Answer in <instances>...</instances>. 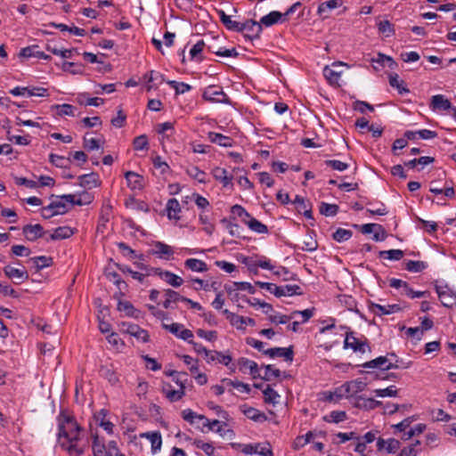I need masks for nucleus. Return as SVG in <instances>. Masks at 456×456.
Wrapping results in <instances>:
<instances>
[{
    "label": "nucleus",
    "mask_w": 456,
    "mask_h": 456,
    "mask_svg": "<svg viewBox=\"0 0 456 456\" xmlns=\"http://www.w3.org/2000/svg\"><path fill=\"white\" fill-rule=\"evenodd\" d=\"M83 429L75 418L63 411L58 416V443L70 456L84 454L86 443L81 438Z\"/></svg>",
    "instance_id": "1"
},
{
    "label": "nucleus",
    "mask_w": 456,
    "mask_h": 456,
    "mask_svg": "<svg viewBox=\"0 0 456 456\" xmlns=\"http://www.w3.org/2000/svg\"><path fill=\"white\" fill-rule=\"evenodd\" d=\"M183 419L190 424H196V419H203V426H198V428L203 432L215 431L220 436H224V427H226V420H218V419H208L206 416L202 414H198L191 409H185L182 411Z\"/></svg>",
    "instance_id": "2"
},
{
    "label": "nucleus",
    "mask_w": 456,
    "mask_h": 456,
    "mask_svg": "<svg viewBox=\"0 0 456 456\" xmlns=\"http://www.w3.org/2000/svg\"><path fill=\"white\" fill-rule=\"evenodd\" d=\"M340 330H345V340L343 348L352 349L354 353L364 354L366 351H370L369 342L366 337L362 335L360 338L355 336V332L351 331L350 328L346 326H339Z\"/></svg>",
    "instance_id": "3"
},
{
    "label": "nucleus",
    "mask_w": 456,
    "mask_h": 456,
    "mask_svg": "<svg viewBox=\"0 0 456 456\" xmlns=\"http://www.w3.org/2000/svg\"><path fill=\"white\" fill-rule=\"evenodd\" d=\"M434 287L444 306L448 308L456 306V291L444 280H436Z\"/></svg>",
    "instance_id": "4"
},
{
    "label": "nucleus",
    "mask_w": 456,
    "mask_h": 456,
    "mask_svg": "<svg viewBox=\"0 0 456 456\" xmlns=\"http://www.w3.org/2000/svg\"><path fill=\"white\" fill-rule=\"evenodd\" d=\"M92 449L94 456H124L118 448L116 441L112 440L105 444L97 435L94 436Z\"/></svg>",
    "instance_id": "5"
},
{
    "label": "nucleus",
    "mask_w": 456,
    "mask_h": 456,
    "mask_svg": "<svg viewBox=\"0 0 456 456\" xmlns=\"http://www.w3.org/2000/svg\"><path fill=\"white\" fill-rule=\"evenodd\" d=\"M392 358H396L395 354L379 356L359 366L364 369H379L380 370L399 369L400 365L393 364Z\"/></svg>",
    "instance_id": "6"
},
{
    "label": "nucleus",
    "mask_w": 456,
    "mask_h": 456,
    "mask_svg": "<svg viewBox=\"0 0 456 456\" xmlns=\"http://www.w3.org/2000/svg\"><path fill=\"white\" fill-rule=\"evenodd\" d=\"M202 98L205 101L214 103H230V99L224 92L222 86L216 85H211L206 87L202 94Z\"/></svg>",
    "instance_id": "7"
},
{
    "label": "nucleus",
    "mask_w": 456,
    "mask_h": 456,
    "mask_svg": "<svg viewBox=\"0 0 456 456\" xmlns=\"http://www.w3.org/2000/svg\"><path fill=\"white\" fill-rule=\"evenodd\" d=\"M341 386L345 398L354 399V402H356V397L358 396L357 394L363 391L367 384L362 381L360 379H356L354 380L346 381Z\"/></svg>",
    "instance_id": "8"
},
{
    "label": "nucleus",
    "mask_w": 456,
    "mask_h": 456,
    "mask_svg": "<svg viewBox=\"0 0 456 456\" xmlns=\"http://www.w3.org/2000/svg\"><path fill=\"white\" fill-rule=\"evenodd\" d=\"M163 329L169 331L176 338L184 341H191L194 335L191 330L185 329L183 324L178 322H173L171 324L163 323Z\"/></svg>",
    "instance_id": "9"
},
{
    "label": "nucleus",
    "mask_w": 456,
    "mask_h": 456,
    "mask_svg": "<svg viewBox=\"0 0 456 456\" xmlns=\"http://www.w3.org/2000/svg\"><path fill=\"white\" fill-rule=\"evenodd\" d=\"M247 31L248 33L244 37L250 41L260 37L262 33V25L254 20H247L241 24V32Z\"/></svg>",
    "instance_id": "10"
},
{
    "label": "nucleus",
    "mask_w": 456,
    "mask_h": 456,
    "mask_svg": "<svg viewBox=\"0 0 456 456\" xmlns=\"http://www.w3.org/2000/svg\"><path fill=\"white\" fill-rule=\"evenodd\" d=\"M223 314L225 315L226 319L232 325L236 326L237 329L240 330L244 329L245 325L255 326L256 324V322L253 318L235 314L230 312L228 309L223 310Z\"/></svg>",
    "instance_id": "11"
},
{
    "label": "nucleus",
    "mask_w": 456,
    "mask_h": 456,
    "mask_svg": "<svg viewBox=\"0 0 456 456\" xmlns=\"http://www.w3.org/2000/svg\"><path fill=\"white\" fill-rule=\"evenodd\" d=\"M151 254L163 260H170L175 254L174 248L162 241H155Z\"/></svg>",
    "instance_id": "12"
},
{
    "label": "nucleus",
    "mask_w": 456,
    "mask_h": 456,
    "mask_svg": "<svg viewBox=\"0 0 456 456\" xmlns=\"http://www.w3.org/2000/svg\"><path fill=\"white\" fill-rule=\"evenodd\" d=\"M152 273L159 276L167 284L178 288L183 283V280L175 273L169 271H163L160 268H152Z\"/></svg>",
    "instance_id": "13"
},
{
    "label": "nucleus",
    "mask_w": 456,
    "mask_h": 456,
    "mask_svg": "<svg viewBox=\"0 0 456 456\" xmlns=\"http://www.w3.org/2000/svg\"><path fill=\"white\" fill-rule=\"evenodd\" d=\"M161 392L171 403L178 402L185 395V391L183 389H175L170 383L165 381L162 382Z\"/></svg>",
    "instance_id": "14"
},
{
    "label": "nucleus",
    "mask_w": 456,
    "mask_h": 456,
    "mask_svg": "<svg viewBox=\"0 0 456 456\" xmlns=\"http://www.w3.org/2000/svg\"><path fill=\"white\" fill-rule=\"evenodd\" d=\"M211 174L216 181L222 183L223 187L231 189L233 187V176L229 175L225 168L216 167L212 169Z\"/></svg>",
    "instance_id": "15"
},
{
    "label": "nucleus",
    "mask_w": 456,
    "mask_h": 456,
    "mask_svg": "<svg viewBox=\"0 0 456 456\" xmlns=\"http://www.w3.org/2000/svg\"><path fill=\"white\" fill-rule=\"evenodd\" d=\"M4 274L15 281V283L20 284L28 279V273L25 267L15 268L12 265H6L4 268Z\"/></svg>",
    "instance_id": "16"
},
{
    "label": "nucleus",
    "mask_w": 456,
    "mask_h": 456,
    "mask_svg": "<svg viewBox=\"0 0 456 456\" xmlns=\"http://www.w3.org/2000/svg\"><path fill=\"white\" fill-rule=\"evenodd\" d=\"M265 355H268L271 358L274 357H283L285 361L291 362L294 357L293 347H273L266 349L264 351Z\"/></svg>",
    "instance_id": "17"
},
{
    "label": "nucleus",
    "mask_w": 456,
    "mask_h": 456,
    "mask_svg": "<svg viewBox=\"0 0 456 456\" xmlns=\"http://www.w3.org/2000/svg\"><path fill=\"white\" fill-rule=\"evenodd\" d=\"M401 306L397 304L381 305L376 303H370L369 305V310L375 315L382 316L388 315L394 313H397L401 310Z\"/></svg>",
    "instance_id": "18"
},
{
    "label": "nucleus",
    "mask_w": 456,
    "mask_h": 456,
    "mask_svg": "<svg viewBox=\"0 0 456 456\" xmlns=\"http://www.w3.org/2000/svg\"><path fill=\"white\" fill-rule=\"evenodd\" d=\"M291 202L295 205L296 209L299 214L304 215L307 219H313L312 206L309 200L302 196L296 195L295 199Z\"/></svg>",
    "instance_id": "19"
},
{
    "label": "nucleus",
    "mask_w": 456,
    "mask_h": 456,
    "mask_svg": "<svg viewBox=\"0 0 456 456\" xmlns=\"http://www.w3.org/2000/svg\"><path fill=\"white\" fill-rule=\"evenodd\" d=\"M127 187L132 191H141L144 188V178L142 175L134 172L125 173Z\"/></svg>",
    "instance_id": "20"
},
{
    "label": "nucleus",
    "mask_w": 456,
    "mask_h": 456,
    "mask_svg": "<svg viewBox=\"0 0 456 456\" xmlns=\"http://www.w3.org/2000/svg\"><path fill=\"white\" fill-rule=\"evenodd\" d=\"M343 4V0H329L319 4L317 13L323 20L328 19L331 12Z\"/></svg>",
    "instance_id": "21"
},
{
    "label": "nucleus",
    "mask_w": 456,
    "mask_h": 456,
    "mask_svg": "<svg viewBox=\"0 0 456 456\" xmlns=\"http://www.w3.org/2000/svg\"><path fill=\"white\" fill-rule=\"evenodd\" d=\"M141 438H146L151 443V449L153 454L158 453L161 450L162 446V436L159 431H150L141 433L139 435Z\"/></svg>",
    "instance_id": "22"
},
{
    "label": "nucleus",
    "mask_w": 456,
    "mask_h": 456,
    "mask_svg": "<svg viewBox=\"0 0 456 456\" xmlns=\"http://www.w3.org/2000/svg\"><path fill=\"white\" fill-rule=\"evenodd\" d=\"M344 65L343 62H334L331 67L326 66L323 69V76L331 86H339V79L341 77V71L336 70L334 68Z\"/></svg>",
    "instance_id": "23"
},
{
    "label": "nucleus",
    "mask_w": 456,
    "mask_h": 456,
    "mask_svg": "<svg viewBox=\"0 0 456 456\" xmlns=\"http://www.w3.org/2000/svg\"><path fill=\"white\" fill-rule=\"evenodd\" d=\"M216 13L226 29L233 32H241V24L236 20H232L230 15H227L224 10L216 9Z\"/></svg>",
    "instance_id": "24"
},
{
    "label": "nucleus",
    "mask_w": 456,
    "mask_h": 456,
    "mask_svg": "<svg viewBox=\"0 0 456 456\" xmlns=\"http://www.w3.org/2000/svg\"><path fill=\"white\" fill-rule=\"evenodd\" d=\"M22 232L26 239L29 241H35L38 238H42L45 234L44 228L41 224H27L23 226Z\"/></svg>",
    "instance_id": "25"
},
{
    "label": "nucleus",
    "mask_w": 456,
    "mask_h": 456,
    "mask_svg": "<svg viewBox=\"0 0 456 456\" xmlns=\"http://www.w3.org/2000/svg\"><path fill=\"white\" fill-rule=\"evenodd\" d=\"M143 80L147 83V91L157 87L165 82L164 75L156 70H151L143 75Z\"/></svg>",
    "instance_id": "26"
},
{
    "label": "nucleus",
    "mask_w": 456,
    "mask_h": 456,
    "mask_svg": "<svg viewBox=\"0 0 456 456\" xmlns=\"http://www.w3.org/2000/svg\"><path fill=\"white\" fill-rule=\"evenodd\" d=\"M240 410L247 418L256 422H265L267 419L264 412L247 404L240 405Z\"/></svg>",
    "instance_id": "27"
},
{
    "label": "nucleus",
    "mask_w": 456,
    "mask_h": 456,
    "mask_svg": "<svg viewBox=\"0 0 456 456\" xmlns=\"http://www.w3.org/2000/svg\"><path fill=\"white\" fill-rule=\"evenodd\" d=\"M208 138L210 142L224 148H231L234 144V140L232 137L216 132H208Z\"/></svg>",
    "instance_id": "28"
},
{
    "label": "nucleus",
    "mask_w": 456,
    "mask_h": 456,
    "mask_svg": "<svg viewBox=\"0 0 456 456\" xmlns=\"http://www.w3.org/2000/svg\"><path fill=\"white\" fill-rule=\"evenodd\" d=\"M79 185L86 190H91L100 185L99 175L96 173L85 174L78 176Z\"/></svg>",
    "instance_id": "29"
},
{
    "label": "nucleus",
    "mask_w": 456,
    "mask_h": 456,
    "mask_svg": "<svg viewBox=\"0 0 456 456\" xmlns=\"http://www.w3.org/2000/svg\"><path fill=\"white\" fill-rule=\"evenodd\" d=\"M303 290L300 288V286L297 284H287L284 286H278L277 289H275V297H291L294 295H302Z\"/></svg>",
    "instance_id": "30"
},
{
    "label": "nucleus",
    "mask_w": 456,
    "mask_h": 456,
    "mask_svg": "<svg viewBox=\"0 0 456 456\" xmlns=\"http://www.w3.org/2000/svg\"><path fill=\"white\" fill-rule=\"evenodd\" d=\"M238 365L240 368V370L245 372L247 370H248L249 374L254 378L260 377V374L258 372V365L256 362L249 360L245 357H241L238 360Z\"/></svg>",
    "instance_id": "31"
},
{
    "label": "nucleus",
    "mask_w": 456,
    "mask_h": 456,
    "mask_svg": "<svg viewBox=\"0 0 456 456\" xmlns=\"http://www.w3.org/2000/svg\"><path fill=\"white\" fill-rule=\"evenodd\" d=\"M191 444L193 448L201 450L207 456H216V450L212 442H205L202 439L195 438Z\"/></svg>",
    "instance_id": "32"
},
{
    "label": "nucleus",
    "mask_w": 456,
    "mask_h": 456,
    "mask_svg": "<svg viewBox=\"0 0 456 456\" xmlns=\"http://www.w3.org/2000/svg\"><path fill=\"white\" fill-rule=\"evenodd\" d=\"M354 407L364 410H374L382 405V402L372 399L365 398L362 395L356 397V402L354 403Z\"/></svg>",
    "instance_id": "33"
},
{
    "label": "nucleus",
    "mask_w": 456,
    "mask_h": 456,
    "mask_svg": "<svg viewBox=\"0 0 456 456\" xmlns=\"http://www.w3.org/2000/svg\"><path fill=\"white\" fill-rule=\"evenodd\" d=\"M430 108L434 110H448L452 109V103L444 95L436 94L431 98Z\"/></svg>",
    "instance_id": "34"
},
{
    "label": "nucleus",
    "mask_w": 456,
    "mask_h": 456,
    "mask_svg": "<svg viewBox=\"0 0 456 456\" xmlns=\"http://www.w3.org/2000/svg\"><path fill=\"white\" fill-rule=\"evenodd\" d=\"M283 18L284 17L281 12L273 11L268 14L263 16L260 19V23L262 26L271 27L276 23L284 22L285 20H283Z\"/></svg>",
    "instance_id": "35"
},
{
    "label": "nucleus",
    "mask_w": 456,
    "mask_h": 456,
    "mask_svg": "<svg viewBox=\"0 0 456 456\" xmlns=\"http://www.w3.org/2000/svg\"><path fill=\"white\" fill-rule=\"evenodd\" d=\"M108 411L105 409L100 410L95 415L96 421L108 434H112L114 424L106 419Z\"/></svg>",
    "instance_id": "36"
},
{
    "label": "nucleus",
    "mask_w": 456,
    "mask_h": 456,
    "mask_svg": "<svg viewBox=\"0 0 456 456\" xmlns=\"http://www.w3.org/2000/svg\"><path fill=\"white\" fill-rule=\"evenodd\" d=\"M184 267L188 270L197 273H204L208 270V265L197 258H188L184 261Z\"/></svg>",
    "instance_id": "37"
},
{
    "label": "nucleus",
    "mask_w": 456,
    "mask_h": 456,
    "mask_svg": "<svg viewBox=\"0 0 456 456\" xmlns=\"http://www.w3.org/2000/svg\"><path fill=\"white\" fill-rule=\"evenodd\" d=\"M258 267L269 271H273L275 268L271 260L265 256H261L254 261V263L249 265L248 270L254 273H257Z\"/></svg>",
    "instance_id": "38"
},
{
    "label": "nucleus",
    "mask_w": 456,
    "mask_h": 456,
    "mask_svg": "<svg viewBox=\"0 0 456 456\" xmlns=\"http://www.w3.org/2000/svg\"><path fill=\"white\" fill-rule=\"evenodd\" d=\"M74 234V230L69 226H60L53 230L50 234V240H60L71 237Z\"/></svg>",
    "instance_id": "39"
},
{
    "label": "nucleus",
    "mask_w": 456,
    "mask_h": 456,
    "mask_svg": "<svg viewBox=\"0 0 456 456\" xmlns=\"http://www.w3.org/2000/svg\"><path fill=\"white\" fill-rule=\"evenodd\" d=\"M166 211L169 219L178 220V214L181 212V207L179 201L175 199H169L166 206Z\"/></svg>",
    "instance_id": "40"
},
{
    "label": "nucleus",
    "mask_w": 456,
    "mask_h": 456,
    "mask_svg": "<svg viewBox=\"0 0 456 456\" xmlns=\"http://www.w3.org/2000/svg\"><path fill=\"white\" fill-rule=\"evenodd\" d=\"M191 281L194 284H197V286L194 287L195 290L204 289L205 291H217L220 286L217 281H212L209 283L208 281L200 278H192L191 279Z\"/></svg>",
    "instance_id": "41"
},
{
    "label": "nucleus",
    "mask_w": 456,
    "mask_h": 456,
    "mask_svg": "<svg viewBox=\"0 0 456 456\" xmlns=\"http://www.w3.org/2000/svg\"><path fill=\"white\" fill-rule=\"evenodd\" d=\"M174 132L175 128L172 122H164L157 126V133L161 135L162 143H164L165 140H169Z\"/></svg>",
    "instance_id": "42"
},
{
    "label": "nucleus",
    "mask_w": 456,
    "mask_h": 456,
    "mask_svg": "<svg viewBox=\"0 0 456 456\" xmlns=\"http://www.w3.org/2000/svg\"><path fill=\"white\" fill-rule=\"evenodd\" d=\"M372 63H377L381 68L387 66L389 69H394L397 66L396 62L390 56L379 53L376 58L370 60Z\"/></svg>",
    "instance_id": "43"
},
{
    "label": "nucleus",
    "mask_w": 456,
    "mask_h": 456,
    "mask_svg": "<svg viewBox=\"0 0 456 456\" xmlns=\"http://www.w3.org/2000/svg\"><path fill=\"white\" fill-rule=\"evenodd\" d=\"M165 297L166 299L163 302V307L166 309L171 308L172 303H176L179 301L183 302V299H185V297L181 296L178 292L170 289L165 290Z\"/></svg>",
    "instance_id": "44"
},
{
    "label": "nucleus",
    "mask_w": 456,
    "mask_h": 456,
    "mask_svg": "<svg viewBox=\"0 0 456 456\" xmlns=\"http://www.w3.org/2000/svg\"><path fill=\"white\" fill-rule=\"evenodd\" d=\"M205 47L206 44L203 40L198 41L190 50L189 53L191 60L199 62L202 61L204 59L202 56V52Z\"/></svg>",
    "instance_id": "45"
},
{
    "label": "nucleus",
    "mask_w": 456,
    "mask_h": 456,
    "mask_svg": "<svg viewBox=\"0 0 456 456\" xmlns=\"http://www.w3.org/2000/svg\"><path fill=\"white\" fill-rule=\"evenodd\" d=\"M323 420L328 423H340L347 419V414L345 411H332L329 415L323 416Z\"/></svg>",
    "instance_id": "46"
},
{
    "label": "nucleus",
    "mask_w": 456,
    "mask_h": 456,
    "mask_svg": "<svg viewBox=\"0 0 456 456\" xmlns=\"http://www.w3.org/2000/svg\"><path fill=\"white\" fill-rule=\"evenodd\" d=\"M376 25L379 32L386 37H392L395 34L394 26L388 20H379Z\"/></svg>",
    "instance_id": "47"
},
{
    "label": "nucleus",
    "mask_w": 456,
    "mask_h": 456,
    "mask_svg": "<svg viewBox=\"0 0 456 456\" xmlns=\"http://www.w3.org/2000/svg\"><path fill=\"white\" fill-rule=\"evenodd\" d=\"M245 224L253 232L258 234H265L268 232V228L265 224H262L256 218H250L245 221Z\"/></svg>",
    "instance_id": "48"
},
{
    "label": "nucleus",
    "mask_w": 456,
    "mask_h": 456,
    "mask_svg": "<svg viewBox=\"0 0 456 456\" xmlns=\"http://www.w3.org/2000/svg\"><path fill=\"white\" fill-rule=\"evenodd\" d=\"M324 400L327 402L338 403L345 398L342 386L337 387L333 391H326L323 393Z\"/></svg>",
    "instance_id": "49"
},
{
    "label": "nucleus",
    "mask_w": 456,
    "mask_h": 456,
    "mask_svg": "<svg viewBox=\"0 0 456 456\" xmlns=\"http://www.w3.org/2000/svg\"><path fill=\"white\" fill-rule=\"evenodd\" d=\"M366 204L370 206V208H367V212L370 215L385 216L387 214V209L385 204L381 201H368Z\"/></svg>",
    "instance_id": "50"
},
{
    "label": "nucleus",
    "mask_w": 456,
    "mask_h": 456,
    "mask_svg": "<svg viewBox=\"0 0 456 456\" xmlns=\"http://www.w3.org/2000/svg\"><path fill=\"white\" fill-rule=\"evenodd\" d=\"M234 220H235V217H230V218L224 217L223 219H221V224H223L225 226V228L228 230L229 234L231 236L240 238V232H239L240 226H239V224H237L233 222Z\"/></svg>",
    "instance_id": "51"
},
{
    "label": "nucleus",
    "mask_w": 456,
    "mask_h": 456,
    "mask_svg": "<svg viewBox=\"0 0 456 456\" xmlns=\"http://www.w3.org/2000/svg\"><path fill=\"white\" fill-rule=\"evenodd\" d=\"M49 208H51L53 213L57 215H63L68 211V208L66 203L61 199V196L56 197L54 200H53L49 205Z\"/></svg>",
    "instance_id": "52"
},
{
    "label": "nucleus",
    "mask_w": 456,
    "mask_h": 456,
    "mask_svg": "<svg viewBox=\"0 0 456 456\" xmlns=\"http://www.w3.org/2000/svg\"><path fill=\"white\" fill-rule=\"evenodd\" d=\"M216 362L228 367L232 372H234L236 370V366L232 363V357L230 354L217 351Z\"/></svg>",
    "instance_id": "53"
},
{
    "label": "nucleus",
    "mask_w": 456,
    "mask_h": 456,
    "mask_svg": "<svg viewBox=\"0 0 456 456\" xmlns=\"http://www.w3.org/2000/svg\"><path fill=\"white\" fill-rule=\"evenodd\" d=\"M117 247L122 256L128 259H134L136 257L142 259V255L137 256L136 252L125 242H118Z\"/></svg>",
    "instance_id": "54"
},
{
    "label": "nucleus",
    "mask_w": 456,
    "mask_h": 456,
    "mask_svg": "<svg viewBox=\"0 0 456 456\" xmlns=\"http://www.w3.org/2000/svg\"><path fill=\"white\" fill-rule=\"evenodd\" d=\"M207 49L208 52L215 53L220 57H237L239 55L235 48L226 49L224 47H219L216 50H213V46L208 45Z\"/></svg>",
    "instance_id": "55"
},
{
    "label": "nucleus",
    "mask_w": 456,
    "mask_h": 456,
    "mask_svg": "<svg viewBox=\"0 0 456 456\" xmlns=\"http://www.w3.org/2000/svg\"><path fill=\"white\" fill-rule=\"evenodd\" d=\"M33 262L37 271H40L43 268L51 266L53 265V258L46 256H39L30 258Z\"/></svg>",
    "instance_id": "56"
},
{
    "label": "nucleus",
    "mask_w": 456,
    "mask_h": 456,
    "mask_svg": "<svg viewBox=\"0 0 456 456\" xmlns=\"http://www.w3.org/2000/svg\"><path fill=\"white\" fill-rule=\"evenodd\" d=\"M421 451L420 442L416 440L409 446L403 447L399 452L398 456H417Z\"/></svg>",
    "instance_id": "57"
},
{
    "label": "nucleus",
    "mask_w": 456,
    "mask_h": 456,
    "mask_svg": "<svg viewBox=\"0 0 456 456\" xmlns=\"http://www.w3.org/2000/svg\"><path fill=\"white\" fill-rule=\"evenodd\" d=\"M199 222L200 224L204 225L203 231L208 235H212L215 231V225L210 222V218L208 215L205 212H200L199 215Z\"/></svg>",
    "instance_id": "58"
},
{
    "label": "nucleus",
    "mask_w": 456,
    "mask_h": 456,
    "mask_svg": "<svg viewBox=\"0 0 456 456\" xmlns=\"http://www.w3.org/2000/svg\"><path fill=\"white\" fill-rule=\"evenodd\" d=\"M379 255L380 257H384L388 260L399 261L403 257L404 252L402 249H389L379 251Z\"/></svg>",
    "instance_id": "59"
},
{
    "label": "nucleus",
    "mask_w": 456,
    "mask_h": 456,
    "mask_svg": "<svg viewBox=\"0 0 456 456\" xmlns=\"http://www.w3.org/2000/svg\"><path fill=\"white\" fill-rule=\"evenodd\" d=\"M428 264L424 261L408 260L405 263V269L411 273H420L428 268Z\"/></svg>",
    "instance_id": "60"
},
{
    "label": "nucleus",
    "mask_w": 456,
    "mask_h": 456,
    "mask_svg": "<svg viewBox=\"0 0 456 456\" xmlns=\"http://www.w3.org/2000/svg\"><path fill=\"white\" fill-rule=\"evenodd\" d=\"M186 173L190 177L197 180L200 183H207V180H206L207 174L196 166H193V167L188 168Z\"/></svg>",
    "instance_id": "61"
},
{
    "label": "nucleus",
    "mask_w": 456,
    "mask_h": 456,
    "mask_svg": "<svg viewBox=\"0 0 456 456\" xmlns=\"http://www.w3.org/2000/svg\"><path fill=\"white\" fill-rule=\"evenodd\" d=\"M99 372L102 377L108 379V381L112 385L116 384L118 381L117 373L110 367L102 366Z\"/></svg>",
    "instance_id": "62"
},
{
    "label": "nucleus",
    "mask_w": 456,
    "mask_h": 456,
    "mask_svg": "<svg viewBox=\"0 0 456 456\" xmlns=\"http://www.w3.org/2000/svg\"><path fill=\"white\" fill-rule=\"evenodd\" d=\"M403 84L404 83L403 80H399V77L397 74H392L389 76V85L392 87L396 88L400 94H407L410 92L409 89L405 87Z\"/></svg>",
    "instance_id": "63"
},
{
    "label": "nucleus",
    "mask_w": 456,
    "mask_h": 456,
    "mask_svg": "<svg viewBox=\"0 0 456 456\" xmlns=\"http://www.w3.org/2000/svg\"><path fill=\"white\" fill-rule=\"evenodd\" d=\"M167 83L175 90V94H183L191 90V86L184 82H177L175 80H168Z\"/></svg>",
    "instance_id": "64"
}]
</instances>
